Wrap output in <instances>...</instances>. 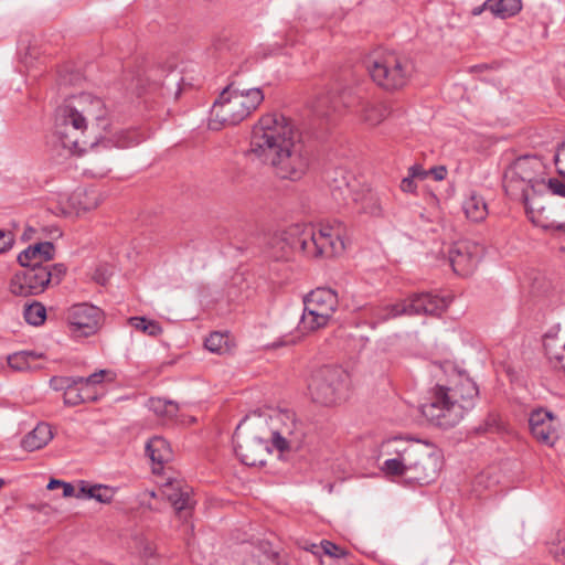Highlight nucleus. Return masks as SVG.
Instances as JSON below:
<instances>
[{
  "label": "nucleus",
  "instance_id": "nucleus-1",
  "mask_svg": "<svg viewBox=\"0 0 565 565\" xmlns=\"http://www.w3.org/2000/svg\"><path fill=\"white\" fill-rule=\"evenodd\" d=\"M249 153L270 164L280 179L300 180L309 169L310 151L291 119L267 114L253 127Z\"/></svg>",
  "mask_w": 565,
  "mask_h": 565
},
{
  "label": "nucleus",
  "instance_id": "nucleus-2",
  "mask_svg": "<svg viewBox=\"0 0 565 565\" xmlns=\"http://www.w3.org/2000/svg\"><path fill=\"white\" fill-rule=\"evenodd\" d=\"M270 256L276 260H287L295 250L311 258L333 257L341 254L345 246L339 228L312 224H294L287 230L275 233L269 242Z\"/></svg>",
  "mask_w": 565,
  "mask_h": 565
},
{
  "label": "nucleus",
  "instance_id": "nucleus-3",
  "mask_svg": "<svg viewBox=\"0 0 565 565\" xmlns=\"http://www.w3.org/2000/svg\"><path fill=\"white\" fill-rule=\"evenodd\" d=\"M478 394V386L470 379L462 380L456 388L437 385L429 402L422 405V413L433 425L449 429L460 423Z\"/></svg>",
  "mask_w": 565,
  "mask_h": 565
},
{
  "label": "nucleus",
  "instance_id": "nucleus-4",
  "mask_svg": "<svg viewBox=\"0 0 565 565\" xmlns=\"http://www.w3.org/2000/svg\"><path fill=\"white\" fill-rule=\"evenodd\" d=\"M359 107V114L363 122L369 126L381 124L388 115L387 105L379 100H365L352 88H343L341 92H328L319 96L312 108L319 117L329 118L332 113L340 111L341 107Z\"/></svg>",
  "mask_w": 565,
  "mask_h": 565
},
{
  "label": "nucleus",
  "instance_id": "nucleus-5",
  "mask_svg": "<svg viewBox=\"0 0 565 565\" xmlns=\"http://www.w3.org/2000/svg\"><path fill=\"white\" fill-rule=\"evenodd\" d=\"M544 167L536 157L518 158L504 175L505 192L523 201L526 207L535 195L546 192Z\"/></svg>",
  "mask_w": 565,
  "mask_h": 565
},
{
  "label": "nucleus",
  "instance_id": "nucleus-6",
  "mask_svg": "<svg viewBox=\"0 0 565 565\" xmlns=\"http://www.w3.org/2000/svg\"><path fill=\"white\" fill-rule=\"evenodd\" d=\"M373 82L387 92L405 87L414 73L413 62L394 51H377L367 60Z\"/></svg>",
  "mask_w": 565,
  "mask_h": 565
},
{
  "label": "nucleus",
  "instance_id": "nucleus-7",
  "mask_svg": "<svg viewBox=\"0 0 565 565\" xmlns=\"http://www.w3.org/2000/svg\"><path fill=\"white\" fill-rule=\"evenodd\" d=\"M87 127L84 117L73 110V105L68 99L56 109L54 132L63 148L73 153H82L86 151L87 147L97 146L98 141L86 137Z\"/></svg>",
  "mask_w": 565,
  "mask_h": 565
},
{
  "label": "nucleus",
  "instance_id": "nucleus-8",
  "mask_svg": "<svg viewBox=\"0 0 565 565\" xmlns=\"http://www.w3.org/2000/svg\"><path fill=\"white\" fill-rule=\"evenodd\" d=\"M349 374L337 365H323L312 372L308 390L311 399L323 406H332L344 398Z\"/></svg>",
  "mask_w": 565,
  "mask_h": 565
},
{
  "label": "nucleus",
  "instance_id": "nucleus-9",
  "mask_svg": "<svg viewBox=\"0 0 565 565\" xmlns=\"http://www.w3.org/2000/svg\"><path fill=\"white\" fill-rule=\"evenodd\" d=\"M300 329L312 332L326 327L338 307V295L330 288H317L303 298Z\"/></svg>",
  "mask_w": 565,
  "mask_h": 565
},
{
  "label": "nucleus",
  "instance_id": "nucleus-10",
  "mask_svg": "<svg viewBox=\"0 0 565 565\" xmlns=\"http://www.w3.org/2000/svg\"><path fill=\"white\" fill-rule=\"evenodd\" d=\"M233 445L236 456L246 466L265 465L270 452L268 438L258 434V429L250 427L246 420L237 425L233 435Z\"/></svg>",
  "mask_w": 565,
  "mask_h": 565
},
{
  "label": "nucleus",
  "instance_id": "nucleus-11",
  "mask_svg": "<svg viewBox=\"0 0 565 565\" xmlns=\"http://www.w3.org/2000/svg\"><path fill=\"white\" fill-rule=\"evenodd\" d=\"M407 481L420 486L429 484L436 480L441 468L439 454L433 450L429 444L419 441L409 443Z\"/></svg>",
  "mask_w": 565,
  "mask_h": 565
},
{
  "label": "nucleus",
  "instance_id": "nucleus-12",
  "mask_svg": "<svg viewBox=\"0 0 565 565\" xmlns=\"http://www.w3.org/2000/svg\"><path fill=\"white\" fill-rule=\"evenodd\" d=\"M449 302V299L430 292L414 294L406 300L387 306L383 319L395 318L402 315L439 316L447 309Z\"/></svg>",
  "mask_w": 565,
  "mask_h": 565
},
{
  "label": "nucleus",
  "instance_id": "nucleus-13",
  "mask_svg": "<svg viewBox=\"0 0 565 565\" xmlns=\"http://www.w3.org/2000/svg\"><path fill=\"white\" fill-rule=\"evenodd\" d=\"M10 281V291L14 296L29 297L40 295L51 282L49 266H22Z\"/></svg>",
  "mask_w": 565,
  "mask_h": 565
},
{
  "label": "nucleus",
  "instance_id": "nucleus-14",
  "mask_svg": "<svg viewBox=\"0 0 565 565\" xmlns=\"http://www.w3.org/2000/svg\"><path fill=\"white\" fill-rule=\"evenodd\" d=\"M67 320L74 333L88 337L100 327L103 312L96 306L77 303L68 310Z\"/></svg>",
  "mask_w": 565,
  "mask_h": 565
},
{
  "label": "nucleus",
  "instance_id": "nucleus-15",
  "mask_svg": "<svg viewBox=\"0 0 565 565\" xmlns=\"http://www.w3.org/2000/svg\"><path fill=\"white\" fill-rule=\"evenodd\" d=\"M245 109L233 94L225 95V90H222L211 109L212 121L235 126L248 117Z\"/></svg>",
  "mask_w": 565,
  "mask_h": 565
},
{
  "label": "nucleus",
  "instance_id": "nucleus-16",
  "mask_svg": "<svg viewBox=\"0 0 565 565\" xmlns=\"http://www.w3.org/2000/svg\"><path fill=\"white\" fill-rule=\"evenodd\" d=\"M448 259L456 274L467 276L479 263L478 247L469 242H457L449 247Z\"/></svg>",
  "mask_w": 565,
  "mask_h": 565
},
{
  "label": "nucleus",
  "instance_id": "nucleus-17",
  "mask_svg": "<svg viewBox=\"0 0 565 565\" xmlns=\"http://www.w3.org/2000/svg\"><path fill=\"white\" fill-rule=\"evenodd\" d=\"M73 105V110L79 113L88 125L89 120H95L97 125H102L107 115L105 103L99 97L89 93H81L76 96L68 98Z\"/></svg>",
  "mask_w": 565,
  "mask_h": 565
},
{
  "label": "nucleus",
  "instance_id": "nucleus-18",
  "mask_svg": "<svg viewBox=\"0 0 565 565\" xmlns=\"http://www.w3.org/2000/svg\"><path fill=\"white\" fill-rule=\"evenodd\" d=\"M554 414L550 411L539 408L530 414L529 425L533 437L545 445L553 446L557 434L553 427Z\"/></svg>",
  "mask_w": 565,
  "mask_h": 565
},
{
  "label": "nucleus",
  "instance_id": "nucleus-19",
  "mask_svg": "<svg viewBox=\"0 0 565 565\" xmlns=\"http://www.w3.org/2000/svg\"><path fill=\"white\" fill-rule=\"evenodd\" d=\"M163 494L174 508L180 518L188 519L195 505L192 497V489L188 486H181L180 482H169L164 486Z\"/></svg>",
  "mask_w": 565,
  "mask_h": 565
},
{
  "label": "nucleus",
  "instance_id": "nucleus-20",
  "mask_svg": "<svg viewBox=\"0 0 565 565\" xmlns=\"http://www.w3.org/2000/svg\"><path fill=\"white\" fill-rule=\"evenodd\" d=\"M54 244L51 242H40L30 245L18 255V262L21 266H44L43 263L54 258Z\"/></svg>",
  "mask_w": 565,
  "mask_h": 565
},
{
  "label": "nucleus",
  "instance_id": "nucleus-21",
  "mask_svg": "<svg viewBox=\"0 0 565 565\" xmlns=\"http://www.w3.org/2000/svg\"><path fill=\"white\" fill-rule=\"evenodd\" d=\"M146 456L150 459L153 465H157L159 469L163 465L172 459V450L169 443L161 436H153L147 443L145 447Z\"/></svg>",
  "mask_w": 565,
  "mask_h": 565
},
{
  "label": "nucleus",
  "instance_id": "nucleus-22",
  "mask_svg": "<svg viewBox=\"0 0 565 565\" xmlns=\"http://www.w3.org/2000/svg\"><path fill=\"white\" fill-rule=\"evenodd\" d=\"M53 438L51 426L46 423H39L21 440V447L26 451H35L49 444Z\"/></svg>",
  "mask_w": 565,
  "mask_h": 565
},
{
  "label": "nucleus",
  "instance_id": "nucleus-23",
  "mask_svg": "<svg viewBox=\"0 0 565 565\" xmlns=\"http://www.w3.org/2000/svg\"><path fill=\"white\" fill-rule=\"evenodd\" d=\"M276 553L269 550L268 543L248 545L244 550L242 565H276Z\"/></svg>",
  "mask_w": 565,
  "mask_h": 565
},
{
  "label": "nucleus",
  "instance_id": "nucleus-24",
  "mask_svg": "<svg viewBox=\"0 0 565 565\" xmlns=\"http://www.w3.org/2000/svg\"><path fill=\"white\" fill-rule=\"evenodd\" d=\"M486 6L487 10L500 19L514 17L522 10L521 0H487Z\"/></svg>",
  "mask_w": 565,
  "mask_h": 565
},
{
  "label": "nucleus",
  "instance_id": "nucleus-25",
  "mask_svg": "<svg viewBox=\"0 0 565 565\" xmlns=\"http://www.w3.org/2000/svg\"><path fill=\"white\" fill-rule=\"evenodd\" d=\"M409 456V444H407L403 449L397 450V457L387 459L383 462L382 470L392 476H401L404 477L407 481L408 473V463L406 459Z\"/></svg>",
  "mask_w": 565,
  "mask_h": 565
},
{
  "label": "nucleus",
  "instance_id": "nucleus-26",
  "mask_svg": "<svg viewBox=\"0 0 565 565\" xmlns=\"http://www.w3.org/2000/svg\"><path fill=\"white\" fill-rule=\"evenodd\" d=\"M462 209L467 218L472 222H481L488 215V209L483 198L475 192L463 201Z\"/></svg>",
  "mask_w": 565,
  "mask_h": 565
},
{
  "label": "nucleus",
  "instance_id": "nucleus-27",
  "mask_svg": "<svg viewBox=\"0 0 565 565\" xmlns=\"http://www.w3.org/2000/svg\"><path fill=\"white\" fill-rule=\"evenodd\" d=\"M63 398L65 405L77 406L82 403L94 402L97 399V396L94 392H89V387L75 384L64 392Z\"/></svg>",
  "mask_w": 565,
  "mask_h": 565
},
{
  "label": "nucleus",
  "instance_id": "nucleus-28",
  "mask_svg": "<svg viewBox=\"0 0 565 565\" xmlns=\"http://www.w3.org/2000/svg\"><path fill=\"white\" fill-rule=\"evenodd\" d=\"M330 192L338 206H348L350 201L358 202V198L353 196L352 190L344 178L340 181L335 179L334 183L330 185Z\"/></svg>",
  "mask_w": 565,
  "mask_h": 565
},
{
  "label": "nucleus",
  "instance_id": "nucleus-29",
  "mask_svg": "<svg viewBox=\"0 0 565 565\" xmlns=\"http://www.w3.org/2000/svg\"><path fill=\"white\" fill-rule=\"evenodd\" d=\"M360 204L359 211L371 216H382L383 207L381 199L377 194L369 191L358 198Z\"/></svg>",
  "mask_w": 565,
  "mask_h": 565
},
{
  "label": "nucleus",
  "instance_id": "nucleus-30",
  "mask_svg": "<svg viewBox=\"0 0 565 565\" xmlns=\"http://www.w3.org/2000/svg\"><path fill=\"white\" fill-rule=\"evenodd\" d=\"M128 322L136 330L150 337H158L162 333L160 323L156 320L147 319L146 317H131Z\"/></svg>",
  "mask_w": 565,
  "mask_h": 565
},
{
  "label": "nucleus",
  "instance_id": "nucleus-31",
  "mask_svg": "<svg viewBox=\"0 0 565 565\" xmlns=\"http://www.w3.org/2000/svg\"><path fill=\"white\" fill-rule=\"evenodd\" d=\"M39 355L33 351L15 352L8 356V364L15 371H28L31 369V362H34Z\"/></svg>",
  "mask_w": 565,
  "mask_h": 565
},
{
  "label": "nucleus",
  "instance_id": "nucleus-32",
  "mask_svg": "<svg viewBox=\"0 0 565 565\" xmlns=\"http://www.w3.org/2000/svg\"><path fill=\"white\" fill-rule=\"evenodd\" d=\"M245 90V94H237L234 95L239 104H242L246 109L245 111L248 114V116L258 108V106L264 100V93L263 90Z\"/></svg>",
  "mask_w": 565,
  "mask_h": 565
},
{
  "label": "nucleus",
  "instance_id": "nucleus-33",
  "mask_svg": "<svg viewBox=\"0 0 565 565\" xmlns=\"http://www.w3.org/2000/svg\"><path fill=\"white\" fill-rule=\"evenodd\" d=\"M23 316L29 324L40 326L45 321L46 309L42 303L35 301L25 306Z\"/></svg>",
  "mask_w": 565,
  "mask_h": 565
},
{
  "label": "nucleus",
  "instance_id": "nucleus-34",
  "mask_svg": "<svg viewBox=\"0 0 565 565\" xmlns=\"http://www.w3.org/2000/svg\"><path fill=\"white\" fill-rule=\"evenodd\" d=\"M150 408L154 413L167 417H173L179 409L178 404L175 402L163 398L150 399Z\"/></svg>",
  "mask_w": 565,
  "mask_h": 565
},
{
  "label": "nucleus",
  "instance_id": "nucleus-35",
  "mask_svg": "<svg viewBox=\"0 0 565 565\" xmlns=\"http://www.w3.org/2000/svg\"><path fill=\"white\" fill-rule=\"evenodd\" d=\"M205 348L213 353L223 354L227 348V337L221 332H212L204 342Z\"/></svg>",
  "mask_w": 565,
  "mask_h": 565
},
{
  "label": "nucleus",
  "instance_id": "nucleus-36",
  "mask_svg": "<svg viewBox=\"0 0 565 565\" xmlns=\"http://www.w3.org/2000/svg\"><path fill=\"white\" fill-rule=\"evenodd\" d=\"M114 495L115 489L104 484H94L88 489V499H95L100 503L111 502Z\"/></svg>",
  "mask_w": 565,
  "mask_h": 565
},
{
  "label": "nucleus",
  "instance_id": "nucleus-37",
  "mask_svg": "<svg viewBox=\"0 0 565 565\" xmlns=\"http://www.w3.org/2000/svg\"><path fill=\"white\" fill-rule=\"evenodd\" d=\"M79 205L83 210L89 211L97 207L100 203V194L95 189L84 190L78 193Z\"/></svg>",
  "mask_w": 565,
  "mask_h": 565
},
{
  "label": "nucleus",
  "instance_id": "nucleus-38",
  "mask_svg": "<svg viewBox=\"0 0 565 565\" xmlns=\"http://www.w3.org/2000/svg\"><path fill=\"white\" fill-rule=\"evenodd\" d=\"M320 548L322 550L323 554L333 558H343L349 554L347 550L328 540H322L320 542Z\"/></svg>",
  "mask_w": 565,
  "mask_h": 565
},
{
  "label": "nucleus",
  "instance_id": "nucleus-39",
  "mask_svg": "<svg viewBox=\"0 0 565 565\" xmlns=\"http://www.w3.org/2000/svg\"><path fill=\"white\" fill-rule=\"evenodd\" d=\"M78 384L76 376H53L50 380V386L54 391H66L70 386Z\"/></svg>",
  "mask_w": 565,
  "mask_h": 565
},
{
  "label": "nucleus",
  "instance_id": "nucleus-40",
  "mask_svg": "<svg viewBox=\"0 0 565 565\" xmlns=\"http://www.w3.org/2000/svg\"><path fill=\"white\" fill-rule=\"evenodd\" d=\"M225 90V95H237V94H245V90H262L258 87H249L245 84H243L237 77L233 78L227 86L223 89Z\"/></svg>",
  "mask_w": 565,
  "mask_h": 565
},
{
  "label": "nucleus",
  "instance_id": "nucleus-41",
  "mask_svg": "<svg viewBox=\"0 0 565 565\" xmlns=\"http://www.w3.org/2000/svg\"><path fill=\"white\" fill-rule=\"evenodd\" d=\"M107 372L105 370H100L99 372L93 373L87 377L76 376V381L78 384L89 387V392H93L92 388L96 384H100L104 380V376Z\"/></svg>",
  "mask_w": 565,
  "mask_h": 565
},
{
  "label": "nucleus",
  "instance_id": "nucleus-42",
  "mask_svg": "<svg viewBox=\"0 0 565 565\" xmlns=\"http://www.w3.org/2000/svg\"><path fill=\"white\" fill-rule=\"evenodd\" d=\"M546 191L550 190L553 194L565 198V182L563 180L551 178L545 181Z\"/></svg>",
  "mask_w": 565,
  "mask_h": 565
},
{
  "label": "nucleus",
  "instance_id": "nucleus-43",
  "mask_svg": "<svg viewBox=\"0 0 565 565\" xmlns=\"http://www.w3.org/2000/svg\"><path fill=\"white\" fill-rule=\"evenodd\" d=\"M14 243V236L9 231L0 230V254L8 252Z\"/></svg>",
  "mask_w": 565,
  "mask_h": 565
},
{
  "label": "nucleus",
  "instance_id": "nucleus-44",
  "mask_svg": "<svg viewBox=\"0 0 565 565\" xmlns=\"http://www.w3.org/2000/svg\"><path fill=\"white\" fill-rule=\"evenodd\" d=\"M139 139L136 138V135L134 132H122L117 140L116 146L120 148L130 147L134 145H138Z\"/></svg>",
  "mask_w": 565,
  "mask_h": 565
},
{
  "label": "nucleus",
  "instance_id": "nucleus-45",
  "mask_svg": "<svg viewBox=\"0 0 565 565\" xmlns=\"http://www.w3.org/2000/svg\"><path fill=\"white\" fill-rule=\"evenodd\" d=\"M271 445L279 451H286L289 449L288 440L278 431L271 433Z\"/></svg>",
  "mask_w": 565,
  "mask_h": 565
},
{
  "label": "nucleus",
  "instance_id": "nucleus-46",
  "mask_svg": "<svg viewBox=\"0 0 565 565\" xmlns=\"http://www.w3.org/2000/svg\"><path fill=\"white\" fill-rule=\"evenodd\" d=\"M49 270L51 274V281L55 280L56 284H58L66 273V267L64 264H55L52 268L49 267Z\"/></svg>",
  "mask_w": 565,
  "mask_h": 565
},
{
  "label": "nucleus",
  "instance_id": "nucleus-47",
  "mask_svg": "<svg viewBox=\"0 0 565 565\" xmlns=\"http://www.w3.org/2000/svg\"><path fill=\"white\" fill-rule=\"evenodd\" d=\"M408 174L413 179L424 180L428 177V170H425L420 164H414L408 168Z\"/></svg>",
  "mask_w": 565,
  "mask_h": 565
},
{
  "label": "nucleus",
  "instance_id": "nucleus-48",
  "mask_svg": "<svg viewBox=\"0 0 565 565\" xmlns=\"http://www.w3.org/2000/svg\"><path fill=\"white\" fill-rule=\"evenodd\" d=\"M399 188L405 193H415V191L417 189V184L415 183V179L411 178V175L407 174L401 181Z\"/></svg>",
  "mask_w": 565,
  "mask_h": 565
},
{
  "label": "nucleus",
  "instance_id": "nucleus-49",
  "mask_svg": "<svg viewBox=\"0 0 565 565\" xmlns=\"http://www.w3.org/2000/svg\"><path fill=\"white\" fill-rule=\"evenodd\" d=\"M551 553L554 555V557L557 561L564 562L565 561V540L558 541V543L552 547Z\"/></svg>",
  "mask_w": 565,
  "mask_h": 565
},
{
  "label": "nucleus",
  "instance_id": "nucleus-50",
  "mask_svg": "<svg viewBox=\"0 0 565 565\" xmlns=\"http://www.w3.org/2000/svg\"><path fill=\"white\" fill-rule=\"evenodd\" d=\"M428 175H433L436 181H441L447 175V169L445 166L433 167L428 170Z\"/></svg>",
  "mask_w": 565,
  "mask_h": 565
},
{
  "label": "nucleus",
  "instance_id": "nucleus-51",
  "mask_svg": "<svg viewBox=\"0 0 565 565\" xmlns=\"http://www.w3.org/2000/svg\"><path fill=\"white\" fill-rule=\"evenodd\" d=\"M92 486H89L88 483L82 481V484L78 489V491L76 492L75 497L77 499H88V489H90Z\"/></svg>",
  "mask_w": 565,
  "mask_h": 565
},
{
  "label": "nucleus",
  "instance_id": "nucleus-52",
  "mask_svg": "<svg viewBox=\"0 0 565 565\" xmlns=\"http://www.w3.org/2000/svg\"><path fill=\"white\" fill-rule=\"evenodd\" d=\"M61 488H63V497L64 498H70V497H75V489L74 487L68 483V482H65L63 481V484L61 486Z\"/></svg>",
  "mask_w": 565,
  "mask_h": 565
},
{
  "label": "nucleus",
  "instance_id": "nucleus-53",
  "mask_svg": "<svg viewBox=\"0 0 565 565\" xmlns=\"http://www.w3.org/2000/svg\"><path fill=\"white\" fill-rule=\"evenodd\" d=\"M545 227L551 231H561L565 233V223L552 222Z\"/></svg>",
  "mask_w": 565,
  "mask_h": 565
},
{
  "label": "nucleus",
  "instance_id": "nucleus-54",
  "mask_svg": "<svg viewBox=\"0 0 565 565\" xmlns=\"http://www.w3.org/2000/svg\"><path fill=\"white\" fill-rule=\"evenodd\" d=\"M63 484V481L62 480H57V479H51L47 483V489L49 490H54L56 488H60L61 486Z\"/></svg>",
  "mask_w": 565,
  "mask_h": 565
},
{
  "label": "nucleus",
  "instance_id": "nucleus-55",
  "mask_svg": "<svg viewBox=\"0 0 565 565\" xmlns=\"http://www.w3.org/2000/svg\"><path fill=\"white\" fill-rule=\"evenodd\" d=\"M153 553H154V550L152 548V546L150 544H146L142 550V554L147 557H150L153 555Z\"/></svg>",
  "mask_w": 565,
  "mask_h": 565
},
{
  "label": "nucleus",
  "instance_id": "nucleus-56",
  "mask_svg": "<svg viewBox=\"0 0 565 565\" xmlns=\"http://www.w3.org/2000/svg\"><path fill=\"white\" fill-rule=\"evenodd\" d=\"M484 10H487V6H486V1L483 2L482 6H479V7H476L472 9V14L473 15H479L481 14Z\"/></svg>",
  "mask_w": 565,
  "mask_h": 565
},
{
  "label": "nucleus",
  "instance_id": "nucleus-57",
  "mask_svg": "<svg viewBox=\"0 0 565 565\" xmlns=\"http://www.w3.org/2000/svg\"><path fill=\"white\" fill-rule=\"evenodd\" d=\"M34 233V230L32 227H28L23 235H22V238L23 239H30L32 237V234Z\"/></svg>",
  "mask_w": 565,
  "mask_h": 565
},
{
  "label": "nucleus",
  "instance_id": "nucleus-58",
  "mask_svg": "<svg viewBox=\"0 0 565 565\" xmlns=\"http://www.w3.org/2000/svg\"><path fill=\"white\" fill-rule=\"evenodd\" d=\"M558 173H559V174L564 178V180H565V170H561V169H559V170H558Z\"/></svg>",
  "mask_w": 565,
  "mask_h": 565
},
{
  "label": "nucleus",
  "instance_id": "nucleus-59",
  "mask_svg": "<svg viewBox=\"0 0 565 565\" xmlns=\"http://www.w3.org/2000/svg\"><path fill=\"white\" fill-rule=\"evenodd\" d=\"M4 486V480L0 478V489Z\"/></svg>",
  "mask_w": 565,
  "mask_h": 565
},
{
  "label": "nucleus",
  "instance_id": "nucleus-60",
  "mask_svg": "<svg viewBox=\"0 0 565 565\" xmlns=\"http://www.w3.org/2000/svg\"><path fill=\"white\" fill-rule=\"evenodd\" d=\"M558 161V154L555 156V163Z\"/></svg>",
  "mask_w": 565,
  "mask_h": 565
}]
</instances>
